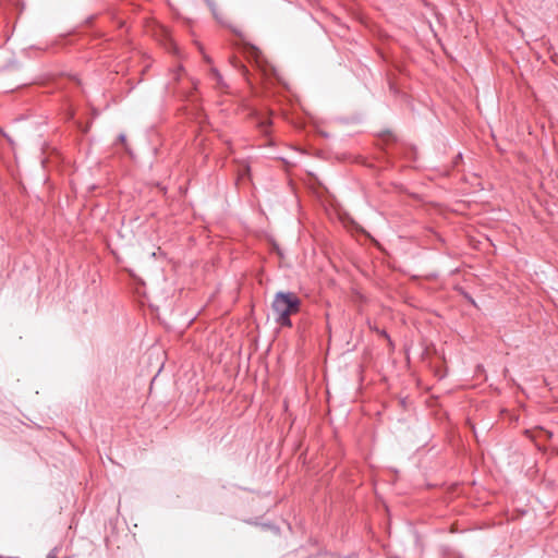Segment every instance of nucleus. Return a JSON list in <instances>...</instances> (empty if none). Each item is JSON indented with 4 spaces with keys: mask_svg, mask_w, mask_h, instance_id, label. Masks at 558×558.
<instances>
[{
    "mask_svg": "<svg viewBox=\"0 0 558 558\" xmlns=\"http://www.w3.org/2000/svg\"><path fill=\"white\" fill-rule=\"evenodd\" d=\"M271 308L276 323L282 327H292L291 315L300 312L301 300L293 292L278 291L272 300Z\"/></svg>",
    "mask_w": 558,
    "mask_h": 558,
    "instance_id": "1",
    "label": "nucleus"
},
{
    "mask_svg": "<svg viewBox=\"0 0 558 558\" xmlns=\"http://www.w3.org/2000/svg\"><path fill=\"white\" fill-rule=\"evenodd\" d=\"M239 36L241 35L239 34ZM236 46L239 50L245 56L247 61L255 65L265 77L275 75V68L268 63V61L263 57L260 50L256 46L247 43L242 37H240V41L236 44Z\"/></svg>",
    "mask_w": 558,
    "mask_h": 558,
    "instance_id": "2",
    "label": "nucleus"
},
{
    "mask_svg": "<svg viewBox=\"0 0 558 558\" xmlns=\"http://www.w3.org/2000/svg\"><path fill=\"white\" fill-rule=\"evenodd\" d=\"M233 65H234V68H236L240 71H242V73L244 75L246 74L247 70H246V68L240 61H234Z\"/></svg>",
    "mask_w": 558,
    "mask_h": 558,
    "instance_id": "3",
    "label": "nucleus"
},
{
    "mask_svg": "<svg viewBox=\"0 0 558 558\" xmlns=\"http://www.w3.org/2000/svg\"><path fill=\"white\" fill-rule=\"evenodd\" d=\"M213 74L218 84H222V76L217 69L213 70Z\"/></svg>",
    "mask_w": 558,
    "mask_h": 558,
    "instance_id": "4",
    "label": "nucleus"
},
{
    "mask_svg": "<svg viewBox=\"0 0 558 558\" xmlns=\"http://www.w3.org/2000/svg\"><path fill=\"white\" fill-rule=\"evenodd\" d=\"M464 296H465V299H466L470 303H472L473 305H476V304H475V301L473 300V298H472L471 295H469L468 293H465V294H464Z\"/></svg>",
    "mask_w": 558,
    "mask_h": 558,
    "instance_id": "5",
    "label": "nucleus"
},
{
    "mask_svg": "<svg viewBox=\"0 0 558 558\" xmlns=\"http://www.w3.org/2000/svg\"><path fill=\"white\" fill-rule=\"evenodd\" d=\"M125 140H126V137H125V135H124L123 133H121V134L118 136V141H119L120 143H124V142H125Z\"/></svg>",
    "mask_w": 558,
    "mask_h": 558,
    "instance_id": "6",
    "label": "nucleus"
},
{
    "mask_svg": "<svg viewBox=\"0 0 558 558\" xmlns=\"http://www.w3.org/2000/svg\"><path fill=\"white\" fill-rule=\"evenodd\" d=\"M267 526H268V527H270V529H274V531H275L276 533H278V532H279V527H277V526H272V525H267Z\"/></svg>",
    "mask_w": 558,
    "mask_h": 558,
    "instance_id": "7",
    "label": "nucleus"
},
{
    "mask_svg": "<svg viewBox=\"0 0 558 558\" xmlns=\"http://www.w3.org/2000/svg\"><path fill=\"white\" fill-rule=\"evenodd\" d=\"M460 158H462V154H459V155L457 156V159H460Z\"/></svg>",
    "mask_w": 558,
    "mask_h": 558,
    "instance_id": "8",
    "label": "nucleus"
},
{
    "mask_svg": "<svg viewBox=\"0 0 558 558\" xmlns=\"http://www.w3.org/2000/svg\"><path fill=\"white\" fill-rule=\"evenodd\" d=\"M389 558H400V557H398V556H392V557H389Z\"/></svg>",
    "mask_w": 558,
    "mask_h": 558,
    "instance_id": "9",
    "label": "nucleus"
}]
</instances>
